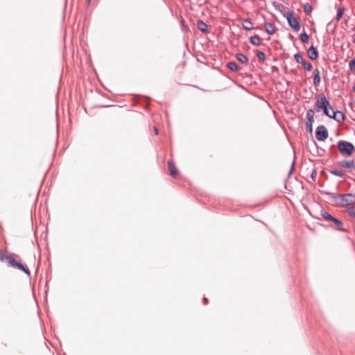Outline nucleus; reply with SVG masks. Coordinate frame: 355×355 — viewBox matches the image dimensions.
Returning <instances> with one entry per match:
<instances>
[{"mask_svg":"<svg viewBox=\"0 0 355 355\" xmlns=\"http://www.w3.org/2000/svg\"><path fill=\"white\" fill-rule=\"evenodd\" d=\"M334 201L338 202L340 199L339 203L341 207H348L355 204V193H349L345 194H338L334 193H328Z\"/></svg>","mask_w":355,"mask_h":355,"instance_id":"nucleus-1","label":"nucleus"},{"mask_svg":"<svg viewBox=\"0 0 355 355\" xmlns=\"http://www.w3.org/2000/svg\"><path fill=\"white\" fill-rule=\"evenodd\" d=\"M315 107L317 112H319L320 110H322L323 114L328 116L331 117V114L329 112V109H331L330 106L329 101L327 99L325 95L323 93H321L318 95V99L315 103Z\"/></svg>","mask_w":355,"mask_h":355,"instance_id":"nucleus-2","label":"nucleus"},{"mask_svg":"<svg viewBox=\"0 0 355 355\" xmlns=\"http://www.w3.org/2000/svg\"><path fill=\"white\" fill-rule=\"evenodd\" d=\"M340 154L343 156L349 157L355 151L354 145L345 140H339L336 144Z\"/></svg>","mask_w":355,"mask_h":355,"instance_id":"nucleus-3","label":"nucleus"},{"mask_svg":"<svg viewBox=\"0 0 355 355\" xmlns=\"http://www.w3.org/2000/svg\"><path fill=\"white\" fill-rule=\"evenodd\" d=\"M320 216L321 217L327 220V221H329V222H332L333 223H334L337 227H336V230H338V231H341V232H346V229H345L343 226V223L342 222V220L335 218L334 216H333L332 215H331L330 214H329L327 211H325L324 209H322L321 211H320Z\"/></svg>","mask_w":355,"mask_h":355,"instance_id":"nucleus-4","label":"nucleus"},{"mask_svg":"<svg viewBox=\"0 0 355 355\" xmlns=\"http://www.w3.org/2000/svg\"><path fill=\"white\" fill-rule=\"evenodd\" d=\"M286 17L288 25L295 31H298L300 29L301 25L299 20L295 17L294 12L293 11H290L287 12L286 15H284Z\"/></svg>","mask_w":355,"mask_h":355,"instance_id":"nucleus-5","label":"nucleus"},{"mask_svg":"<svg viewBox=\"0 0 355 355\" xmlns=\"http://www.w3.org/2000/svg\"><path fill=\"white\" fill-rule=\"evenodd\" d=\"M329 133L324 125H320L315 130V137L318 141H324L328 137Z\"/></svg>","mask_w":355,"mask_h":355,"instance_id":"nucleus-6","label":"nucleus"},{"mask_svg":"<svg viewBox=\"0 0 355 355\" xmlns=\"http://www.w3.org/2000/svg\"><path fill=\"white\" fill-rule=\"evenodd\" d=\"M0 260L1 261H3L5 260L7 263H8V265L9 266H11V267H13L15 268L17 261L14 259L13 257V254H8L6 256H4L3 254H1L0 255Z\"/></svg>","mask_w":355,"mask_h":355,"instance_id":"nucleus-7","label":"nucleus"},{"mask_svg":"<svg viewBox=\"0 0 355 355\" xmlns=\"http://www.w3.org/2000/svg\"><path fill=\"white\" fill-rule=\"evenodd\" d=\"M330 118L334 119L338 123H342L345 121V116L344 113L341 111L333 110L332 114L331 115Z\"/></svg>","mask_w":355,"mask_h":355,"instance_id":"nucleus-8","label":"nucleus"},{"mask_svg":"<svg viewBox=\"0 0 355 355\" xmlns=\"http://www.w3.org/2000/svg\"><path fill=\"white\" fill-rule=\"evenodd\" d=\"M307 55L312 60H317L318 58V51L317 48L311 45L307 50Z\"/></svg>","mask_w":355,"mask_h":355,"instance_id":"nucleus-9","label":"nucleus"},{"mask_svg":"<svg viewBox=\"0 0 355 355\" xmlns=\"http://www.w3.org/2000/svg\"><path fill=\"white\" fill-rule=\"evenodd\" d=\"M168 168L171 175L175 178L179 174L178 170L177 169L174 162L172 160L168 161Z\"/></svg>","mask_w":355,"mask_h":355,"instance_id":"nucleus-10","label":"nucleus"},{"mask_svg":"<svg viewBox=\"0 0 355 355\" xmlns=\"http://www.w3.org/2000/svg\"><path fill=\"white\" fill-rule=\"evenodd\" d=\"M339 165L345 168H355V161L354 159L352 160H342L338 162Z\"/></svg>","mask_w":355,"mask_h":355,"instance_id":"nucleus-11","label":"nucleus"},{"mask_svg":"<svg viewBox=\"0 0 355 355\" xmlns=\"http://www.w3.org/2000/svg\"><path fill=\"white\" fill-rule=\"evenodd\" d=\"M313 83L315 87H318L320 84L321 78L320 75V71L318 69H315L313 71Z\"/></svg>","mask_w":355,"mask_h":355,"instance_id":"nucleus-12","label":"nucleus"},{"mask_svg":"<svg viewBox=\"0 0 355 355\" xmlns=\"http://www.w3.org/2000/svg\"><path fill=\"white\" fill-rule=\"evenodd\" d=\"M265 31L268 35H272L275 33L276 28L272 23L266 22L264 24Z\"/></svg>","mask_w":355,"mask_h":355,"instance_id":"nucleus-13","label":"nucleus"},{"mask_svg":"<svg viewBox=\"0 0 355 355\" xmlns=\"http://www.w3.org/2000/svg\"><path fill=\"white\" fill-rule=\"evenodd\" d=\"M242 25H243V28L247 31H251V30L256 28L253 26V24H252V21L249 19H243Z\"/></svg>","mask_w":355,"mask_h":355,"instance_id":"nucleus-14","label":"nucleus"},{"mask_svg":"<svg viewBox=\"0 0 355 355\" xmlns=\"http://www.w3.org/2000/svg\"><path fill=\"white\" fill-rule=\"evenodd\" d=\"M197 27L202 32V33H207L208 26L205 22H204L202 20L199 19L197 21Z\"/></svg>","mask_w":355,"mask_h":355,"instance_id":"nucleus-15","label":"nucleus"},{"mask_svg":"<svg viewBox=\"0 0 355 355\" xmlns=\"http://www.w3.org/2000/svg\"><path fill=\"white\" fill-rule=\"evenodd\" d=\"M235 57L242 64H247L248 63V58L241 53H236Z\"/></svg>","mask_w":355,"mask_h":355,"instance_id":"nucleus-16","label":"nucleus"},{"mask_svg":"<svg viewBox=\"0 0 355 355\" xmlns=\"http://www.w3.org/2000/svg\"><path fill=\"white\" fill-rule=\"evenodd\" d=\"M15 268L24 272L28 276L31 275V272H30L29 269L25 265L22 264L21 263H19L17 261Z\"/></svg>","mask_w":355,"mask_h":355,"instance_id":"nucleus-17","label":"nucleus"},{"mask_svg":"<svg viewBox=\"0 0 355 355\" xmlns=\"http://www.w3.org/2000/svg\"><path fill=\"white\" fill-rule=\"evenodd\" d=\"M250 42L254 46H259L261 44V38L259 35H254L250 37Z\"/></svg>","mask_w":355,"mask_h":355,"instance_id":"nucleus-18","label":"nucleus"},{"mask_svg":"<svg viewBox=\"0 0 355 355\" xmlns=\"http://www.w3.org/2000/svg\"><path fill=\"white\" fill-rule=\"evenodd\" d=\"M226 67L231 71L234 72H236L239 70V67L235 62L231 61L228 62L226 64Z\"/></svg>","mask_w":355,"mask_h":355,"instance_id":"nucleus-19","label":"nucleus"},{"mask_svg":"<svg viewBox=\"0 0 355 355\" xmlns=\"http://www.w3.org/2000/svg\"><path fill=\"white\" fill-rule=\"evenodd\" d=\"M300 39L301 40L302 43L306 44L309 42V36L305 31H304L300 35Z\"/></svg>","mask_w":355,"mask_h":355,"instance_id":"nucleus-20","label":"nucleus"},{"mask_svg":"<svg viewBox=\"0 0 355 355\" xmlns=\"http://www.w3.org/2000/svg\"><path fill=\"white\" fill-rule=\"evenodd\" d=\"M345 10V7H340L338 9L337 13H336V15L335 17L337 21H339L342 18V17L344 14Z\"/></svg>","mask_w":355,"mask_h":355,"instance_id":"nucleus-21","label":"nucleus"},{"mask_svg":"<svg viewBox=\"0 0 355 355\" xmlns=\"http://www.w3.org/2000/svg\"><path fill=\"white\" fill-rule=\"evenodd\" d=\"M294 58L296 61V62L299 63V64H302L304 63V59L303 58V55L300 53H297L294 55Z\"/></svg>","mask_w":355,"mask_h":355,"instance_id":"nucleus-22","label":"nucleus"},{"mask_svg":"<svg viewBox=\"0 0 355 355\" xmlns=\"http://www.w3.org/2000/svg\"><path fill=\"white\" fill-rule=\"evenodd\" d=\"M331 174L334 175L336 176L344 178L345 176V174L343 171L338 170V169H333L330 171Z\"/></svg>","mask_w":355,"mask_h":355,"instance_id":"nucleus-23","label":"nucleus"},{"mask_svg":"<svg viewBox=\"0 0 355 355\" xmlns=\"http://www.w3.org/2000/svg\"><path fill=\"white\" fill-rule=\"evenodd\" d=\"M256 55L257 56L258 59L263 62L266 60V55L263 51H261L259 50L255 51Z\"/></svg>","mask_w":355,"mask_h":355,"instance_id":"nucleus-24","label":"nucleus"},{"mask_svg":"<svg viewBox=\"0 0 355 355\" xmlns=\"http://www.w3.org/2000/svg\"><path fill=\"white\" fill-rule=\"evenodd\" d=\"M314 121H312L311 119H309L306 122V130L310 132L311 134L313 132V123Z\"/></svg>","mask_w":355,"mask_h":355,"instance_id":"nucleus-25","label":"nucleus"},{"mask_svg":"<svg viewBox=\"0 0 355 355\" xmlns=\"http://www.w3.org/2000/svg\"><path fill=\"white\" fill-rule=\"evenodd\" d=\"M306 118L307 120L311 119L314 121V111L312 109H309L306 112Z\"/></svg>","mask_w":355,"mask_h":355,"instance_id":"nucleus-26","label":"nucleus"},{"mask_svg":"<svg viewBox=\"0 0 355 355\" xmlns=\"http://www.w3.org/2000/svg\"><path fill=\"white\" fill-rule=\"evenodd\" d=\"M313 10L312 6L310 3H306L304 6V11L306 14L309 15Z\"/></svg>","mask_w":355,"mask_h":355,"instance_id":"nucleus-27","label":"nucleus"},{"mask_svg":"<svg viewBox=\"0 0 355 355\" xmlns=\"http://www.w3.org/2000/svg\"><path fill=\"white\" fill-rule=\"evenodd\" d=\"M303 67L305 70L306 71H311L313 69V65L311 62H306L304 60V63H302Z\"/></svg>","mask_w":355,"mask_h":355,"instance_id":"nucleus-28","label":"nucleus"},{"mask_svg":"<svg viewBox=\"0 0 355 355\" xmlns=\"http://www.w3.org/2000/svg\"><path fill=\"white\" fill-rule=\"evenodd\" d=\"M314 142V144L317 148V152H318V155L319 156H322L325 152L324 149H323L321 147H319L317 144V143L315 141H313Z\"/></svg>","mask_w":355,"mask_h":355,"instance_id":"nucleus-29","label":"nucleus"},{"mask_svg":"<svg viewBox=\"0 0 355 355\" xmlns=\"http://www.w3.org/2000/svg\"><path fill=\"white\" fill-rule=\"evenodd\" d=\"M347 214L354 218H355V207H349L347 209Z\"/></svg>","mask_w":355,"mask_h":355,"instance_id":"nucleus-30","label":"nucleus"},{"mask_svg":"<svg viewBox=\"0 0 355 355\" xmlns=\"http://www.w3.org/2000/svg\"><path fill=\"white\" fill-rule=\"evenodd\" d=\"M349 67L350 70L355 71V58L349 61Z\"/></svg>","mask_w":355,"mask_h":355,"instance_id":"nucleus-31","label":"nucleus"},{"mask_svg":"<svg viewBox=\"0 0 355 355\" xmlns=\"http://www.w3.org/2000/svg\"><path fill=\"white\" fill-rule=\"evenodd\" d=\"M316 176H317V171H316V169H313L311 173V178L313 181L315 180Z\"/></svg>","mask_w":355,"mask_h":355,"instance_id":"nucleus-32","label":"nucleus"},{"mask_svg":"<svg viewBox=\"0 0 355 355\" xmlns=\"http://www.w3.org/2000/svg\"><path fill=\"white\" fill-rule=\"evenodd\" d=\"M294 165H295V161L293 160V163H292V165H291V169H290L289 173H288V175H290L293 173V171L294 169Z\"/></svg>","mask_w":355,"mask_h":355,"instance_id":"nucleus-33","label":"nucleus"},{"mask_svg":"<svg viewBox=\"0 0 355 355\" xmlns=\"http://www.w3.org/2000/svg\"><path fill=\"white\" fill-rule=\"evenodd\" d=\"M202 302H203V304H204L205 305L207 304V303H208V300H207V297H204L202 298Z\"/></svg>","mask_w":355,"mask_h":355,"instance_id":"nucleus-34","label":"nucleus"},{"mask_svg":"<svg viewBox=\"0 0 355 355\" xmlns=\"http://www.w3.org/2000/svg\"><path fill=\"white\" fill-rule=\"evenodd\" d=\"M154 132L155 135H158L159 130L157 127H154Z\"/></svg>","mask_w":355,"mask_h":355,"instance_id":"nucleus-35","label":"nucleus"},{"mask_svg":"<svg viewBox=\"0 0 355 355\" xmlns=\"http://www.w3.org/2000/svg\"><path fill=\"white\" fill-rule=\"evenodd\" d=\"M290 38H291V40H293V39H294V37H293L292 35H290Z\"/></svg>","mask_w":355,"mask_h":355,"instance_id":"nucleus-36","label":"nucleus"},{"mask_svg":"<svg viewBox=\"0 0 355 355\" xmlns=\"http://www.w3.org/2000/svg\"><path fill=\"white\" fill-rule=\"evenodd\" d=\"M335 147H336V146H335L334 144H333V145H331V149H332V148H335Z\"/></svg>","mask_w":355,"mask_h":355,"instance_id":"nucleus-37","label":"nucleus"},{"mask_svg":"<svg viewBox=\"0 0 355 355\" xmlns=\"http://www.w3.org/2000/svg\"><path fill=\"white\" fill-rule=\"evenodd\" d=\"M91 0H87V3L89 4L90 3Z\"/></svg>","mask_w":355,"mask_h":355,"instance_id":"nucleus-38","label":"nucleus"},{"mask_svg":"<svg viewBox=\"0 0 355 355\" xmlns=\"http://www.w3.org/2000/svg\"><path fill=\"white\" fill-rule=\"evenodd\" d=\"M182 25H184V21L183 20L182 21Z\"/></svg>","mask_w":355,"mask_h":355,"instance_id":"nucleus-39","label":"nucleus"},{"mask_svg":"<svg viewBox=\"0 0 355 355\" xmlns=\"http://www.w3.org/2000/svg\"><path fill=\"white\" fill-rule=\"evenodd\" d=\"M354 181L355 182V179L354 180Z\"/></svg>","mask_w":355,"mask_h":355,"instance_id":"nucleus-40","label":"nucleus"}]
</instances>
